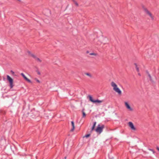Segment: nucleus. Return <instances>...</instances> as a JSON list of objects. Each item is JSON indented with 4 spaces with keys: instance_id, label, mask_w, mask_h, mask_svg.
Returning <instances> with one entry per match:
<instances>
[{
    "instance_id": "21",
    "label": "nucleus",
    "mask_w": 159,
    "mask_h": 159,
    "mask_svg": "<svg viewBox=\"0 0 159 159\" xmlns=\"http://www.w3.org/2000/svg\"><path fill=\"white\" fill-rule=\"evenodd\" d=\"M148 76L149 77V79H150V80L151 81V82L152 83H154V81L152 80V77L149 74H148Z\"/></svg>"
},
{
    "instance_id": "6",
    "label": "nucleus",
    "mask_w": 159,
    "mask_h": 159,
    "mask_svg": "<svg viewBox=\"0 0 159 159\" xmlns=\"http://www.w3.org/2000/svg\"><path fill=\"white\" fill-rule=\"evenodd\" d=\"M4 150L6 153L8 155H11L12 152H14V151L12 150L11 146L10 145L6 146Z\"/></svg>"
},
{
    "instance_id": "10",
    "label": "nucleus",
    "mask_w": 159,
    "mask_h": 159,
    "mask_svg": "<svg viewBox=\"0 0 159 159\" xmlns=\"http://www.w3.org/2000/svg\"><path fill=\"white\" fill-rule=\"evenodd\" d=\"M20 75L23 77V78H24V79L26 81H27L29 83H31V84H32V82L29 79H28L25 75L23 73H21L20 74Z\"/></svg>"
},
{
    "instance_id": "38",
    "label": "nucleus",
    "mask_w": 159,
    "mask_h": 159,
    "mask_svg": "<svg viewBox=\"0 0 159 159\" xmlns=\"http://www.w3.org/2000/svg\"><path fill=\"white\" fill-rule=\"evenodd\" d=\"M106 43H104V44H105Z\"/></svg>"
},
{
    "instance_id": "36",
    "label": "nucleus",
    "mask_w": 159,
    "mask_h": 159,
    "mask_svg": "<svg viewBox=\"0 0 159 159\" xmlns=\"http://www.w3.org/2000/svg\"><path fill=\"white\" fill-rule=\"evenodd\" d=\"M18 1H19V2H20V0H17Z\"/></svg>"
},
{
    "instance_id": "17",
    "label": "nucleus",
    "mask_w": 159,
    "mask_h": 159,
    "mask_svg": "<svg viewBox=\"0 0 159 159\" xmlns=\"http://www.w3.org/2000/svg\"><path fill=\"white\" fill-rule=\"evenodd\" d=\"M6 112L3 110H1L0 111V114L2 115H5L6 114Z\"/></svg>"
},
{
    "instance_id": "11",
    "label": "nucleus",
    "mask_w": 159,
    "mask_h": 159,
    "mask_svg": "<svg viewBox=\"0 0 159 159\" xmlns=\"http://www.w3.org/2000/svg\"><path fill=\"white\" fill-rule=\"evenodd\" d=\"M125 104L126 108L129 110L130 111H132L133 110V109L131 107L130 105L128 102H125Z\"/></svg>"
},
{
    "instance_id": "1",
    "label": "nucleus",
    "mask_w": 159,
    "mask_h": 159,
    "mask_svg": "<svg viewBox=\"0 0 159 159\" xmlns=\"http://www.w3.org/2000/svg\"><path fill=\"white\" fill-rule=\"evenodd\" d=\"M40 115L39 111L35 108H33L31 111L30 113V116L33 118H36Z\"/></svg>"
},
{
    "instance_id": "23",
    "label": "nucleus",
    "mask_w": 159,
    "mask_h": 159,
    "mask_svg": "<svg viewBox=\"0 0 159 159\" xmlns=\"http://www.w3.org/2000/svg\"><path fill=\"white\" fill-rule=\"evenodd\" d=\"M38 83H40V81L38 79L36 78H35L34 79Z\"/></svg>"
},
{
    "instance_id": "39",
    "label": "nucleus",
    "mask_w": 159,
    "mask_h": 159,
    "mask_svg": "<svg viewBox=\"0 0 159 159\" xmlns=\"http://www.w3.org/2000/svg\"><path fill=\"white\" fill-rule=\"evenodd\" d=\"M0 159H2V158Z\"/></svg>"
},
{
    "instance_id": "8",
    "label": "nucleus",
    "mask_w": 159,
    "mask_h": 159,
    "mask_svg": "<svg viewBox=\"0 0 159 159\" xmlns=\"http://www.w3.org/2000/svg\"><path fill=\"white\" fill-rule=\"evenodd\" d=\"M29 116H30V113L28 112H25L23 115L22 118L25 121H27L28 119V117Z\"/></svg>"
},
{
    "instance_id": "4",
    "label": "nucleus",
    "mask_w": 159,
    "mask_h": 159,
    "mask_svg": "<svg viewBox=\"0 0 159 159\" xmlns=\"http://www.w3.org/2000/svg\"><path fill=\"white\" fill-rule=\"evenodd\" d=\"M104 127L105 126L104 125H101L99 124L98 125L95 130L98 134H100L102 132Z\"/></svg>"
},
{
    "instance_id": "12",
    "label": "nucleus",
    "mask_w": 159,
    "mask_h": 159,
    "mask_svg": "<svg viewBox=\"0 0 159 159\" xmlns=\"http://www.w3.org/2000/svg\"><path fill=\"white\" fill-rule=\"evenodd\" d=\"M145 12L149 16L152 20L154 19L153 16H152V14L148 10V9H145Z\"/></svg>"
},
{
    "instance_id": "9",
    "label": "nucleus",
    "mask_w": 159,
    "mask_h": 159,
    "mask_svg": "<svg viewBox=\"0 0 159 159\" xmlns=\"http://www.w3.org/2000/svg\"><path fill=\"white\" fill-rule=\"evenodd\" d=\"M128 125L131 130H135L136 129V127L134 126L133 123L132 122H129L128 123Z\"/></svg>"
},
{
    "instance_id": "28",
    "label": "nucleus",
    "mask_w": 159,
    "mask_h": 159,
    "mask_svg": "<svg viewBox=\"0 0 159 159\" xmlns=\"http://www.w3.org/2000/svg\"><path fill=\"white\" fill-rule=\"evenodd\" d=\"M10 72L13 75H14L15 72L11 70Z\"/></svg>"
},
{
    "instance_id": "3",
    "label": "nucleus",
    "mask_w": 159,
    "mask_h": 159,
    "mask_svg": "<svg viewBox=\"0 0 159 159\" xmlns=\"http://www.w3.org/2000/svg\"><path fill=\"white\" fill-rule=\"evenodd\" d=\"M111 86L113 87V89L119 95L121 94V91L120 89L117 87V84L114 82H111Z\"/></svg>"
},
{
    "instance_id": "30",
    "label": "nucleus",
    "mask_w": 159,
    "mask_h": 159,
    "mask_svg": "<svg viewBox=\"0 0 159 159\" xmlns=\"http://www.w3.org/2000/svg\"><path fill=\"white\" fill-rule=\"evenodd\" d=\"M156 149L159 152V147L158 146H157L156 147Z\"/></svg>"
},
{
    "instance_id": "24",
    "label": "nucleus",
    "mask_w": 159,
    "mask_h": 159,
    "mask_svg": "<svg viewBox=\"0 0 159 159\" xmlns=\"http://www.w3.org/2000/svg\"><path fill=\"white\" fill-rule=\"evenodd\" d=\"M3 139H4L5 141H6L5 137L4 136H3L1 137V139H0V140H2Z\"/></svg>"
},
{
    "instance_id": "2",
    "label": "nucleus",
    "mask_w": 159,
    "mask_h": 159,
    "mask_svg": "<svg viewBox=\"0 0 159 159\" xmlns=\"http://www.w3.org/2000/svg\"><path fill=\"white\" fill-rule=\"evenodd\" d=\"M87 98L89 99V101L93 103H100L103 101V100H100L98 99H94L91 95H89L87 96Z\"/></svg>"
},
{
    "instance_id": "22",
    "label": "nucleus",
    "mask_w": 159,
    "mask_h": 159,
    "mask_svg": "<svg viewBox=\"0 0 159 159\" xmlns=\"http://www.w3.org/2000/svg\"><path fill=\"white\" fill-rule=\"evenodd\" d=\"M85 75H87L89 76L90 77H92V75L91 74H90L89 73H85Z\"/></svg>"
},
{
    "instance_id": "16",
    "label": "nucleus",
    "mask_w": 159,
    "mask_h": 159,
    "mask_svg": "<svg viewBox=\"0 0 159 159\" xmlns=\"http://www.w3.org/2000/svg\"><path fill=\"white\" fill-rule=\"evenodd\" d=\"M85 109L84 108H83L82 110V117H85L86 116V114L84 111Z\"/></svg>"
},
{
    "instance_id": "27",
    "label": "nucleus",
    "mask_w": 159,
    "mask_h": 159,
    "mask_svg": "<svg viewBox=\"0 0 159 159\" xmlns=\"http://www.w3.org/2000/svg\"><path fill=\"white\" fill-rule=\"evenodd\" d=\"M135 68H136V70L137 71V72H139V68L138 67V66H136L135 67Z\"/></svg>"
},
{
    "instance_id": "33",
    "label": "nucleus",
    "mask_w": 159,
    "mask_h": 159,
    "mask_svg": "<svg viewBox=\"0 0 159 159\" xmlns=\"http://www.w3.org/2000/svg\"><path fill=\"white\" fill-rule=\"evenodd\" d=\"M134 64L135 65V67H136V66H137V63H134Z\"/></svg>"
},
{
    "instance_id": "25",
    "label": "nucleus",
    "mask_w": 159,
    "mask_h": 159,
    "mask_svg": "<svg viewBox=\"0 0 159 159\" xmlns=\"http://www.w3.org/2000/svg\"><path fill=\"white\" fill-rule=\"evenodd\" d=\"M142 7L143 9V10L145 12V9H147L145 8L143 5H142Z\"/></svg>"
},
{
    "instance_id": "34",
    "label": "nucleus",
    "mask_w": 159,
    "mask_h": 159,
    "mask_svg": "<svg viewBox=\"0 0 159 159\" xmlns=\"http://www.w3.org/2000/svg\"><path fill=\"white\" fill-rule=\"evenodd\" d=\"M138 75H139V76H141V74L140 73H138Z\"/></svg>"
},
{
    "instance_id": "15",
    "label": "nucleus",
    "mask_w": 159,
    "mask_h": 159,
    "mask_svg": "<svg viewBox=\"0 0 159 159\" xmlns=\"http://www.w3.org/2000/svg\"><path fill=\"white\" fill-rule=\"evenodd\" d=\"M31 56L34 58L37 61H39L40 62H42V61L39 58L37 57L34 54H31Z\"/></svg>"
},
{
    "instance_id": "29",
    "label": "nucleus",
    "mask_w": 159,
    "mask_h": 159,
    "mask_svg": "<svg viewBox=\"0 0 159 159\" xmlns=\"http://www.w3.org/2000/svg\"><path fill=\"white\" fill-rule=\"evenodd\" d=\"M149 150H150V151H152L153 153H155V151L153 149H150Z\"/></svg>"
},
{
    "instance_id": "19",
    "label": "nucleus",
    "mask_w": 159,
    "mask_h": 159,
    "mask_svg": "<svg viewBox=\"0 0 159 159\" xmlns=\"http://www.w3.org/2000/svg\"><path fill=\"white\" fill-rule=\"evenodd\" d=\"M91 135L90 134H86L83 137V138L85 137L86 138H88Z\"/></svg>"
},
{
    "instance_id": "35",
    "label": "nucleus",
    "mask_w": 159,
    "mask_h": 159,
    "mask_svg": "<svg viewBox=\"0 0 159 159\" xmlns=\"http://www.w3.org/2000/svg\"><path fill=\"white\" fill-rule=\"evenodd\" d=\"M66 156H65V157H64V159H66Z\"/></svg>"
},
{
    "instance_id": "7",
    "label": "nucleus",
    "mask_w": 159,
    "mask_h": 159,
    "mask_svg": "<svg viewBox=\"0 0 159 159\" xmlns=\"http://www.w3.org/2000/svg\"><path fill=\"white\" fill-rule=\"evenodd\" d=\"M12 125L11 122L7 123L5 125V131H10Z\"/></svg>"
},
{
    "instance_id": "18",
    "label": "nucleus",
    "mask_w": 159,
    "mask_h": 159,
    "mask_svg": "<svg viewBox=\"0 0 159 159\" xmlns=\"http://www.w3.org/2000/svg\"><path fill=\"white\" fill-rule=\"evenodd\" d=\"M35 67L36 68V69H37V70H36V71L37 72L38 74L39 75H40L41 73H40V72L39 71V70L38 68L36 66H35Z\"/></svg>"
},
{
    "instance_id": "14",
    "label": "nucleus",
    "mask_w": 159,
    "mask_h": 159,
    "mask_svg": "<svg viewBox=\"0 0 159 159\" xmlns=\"http://www.w3.org/2000/svg\"><path fill=\"white\" fill-rule=\"evenodd\" d=\"M96 122H93V125L91 127V130L90 131V132H91L93 130H95V129H96L95 127H96Z\"/></svg>"
},
{
    "instance_id": "20",
    "label": "nucleus",
    "mask_w": 159,
    "mask_h": 159,
    "mask_svg": "<svg viewBox=\"0 0 159 159\" xmlns=\"http://www.w3.org/2000/svg\"><path fill=\"white\" fill-rule=\"evenodd\" d=\"M72 0L73 2L74 3V4H75V5H76V6L78 7L79 4H78V3H77V2L76 1H75V0Z\"/></svg>"
},
{
    "instance_id": "13",
    "label": "nucleus",
    "mask_w": 159,
    "mask_h": 159,
    "mask_svg": "<svg viewBox=\"0 0 159 159\" xmlns=\"http://www.w3.org/2000/svg\"><path fill=\"white\" fill-rule=\"evenodd\" d=\"M71 125L72 127V128L71 129V130H70V131L71 132H72L74 131V130L75 129V123H74V122L73 121H71Z\"/></svg>"
},
{
    "instance_id": "5",
    "label": "nucleus",
    "mask_w": 159,
    "mask_h": 159,
    "mask_svg": "<svg viewBox=\"0 0 159 159\" xmlns=\"http://www.w3.org/2000/svg\"><path fill=\"white\" fill-rule=\"evenodd\" d=\"M7 79L9 83V86L10 89L12 88L14 85L13 79L8 75H7Z\"/></svg>"
},
{
    "instance_id": "31",
    "label": "nucleus",
    "mask_w": 159,
    "mask_h": 159,
    "mask_svg": "<svg viewBox=\"0 0 159 159\" xmlns=\"http://www.w3.org/2000/svg\"><path fill=\"white\" fill-rule=\"evenodd\" d=\"M28 53L29 54H30L31 55V54H32L31 52H30L29 51H28Z\"/></svg>"
},
{
    "instance_id": "26",
    "label": "nucleus",
    "mask_w": 159,
    "mask_h": 159,
    "mask_svg": "<svg viewBox=\"0 0 159 159\" xmlns=\"http://www.w3.org/2000/svg\"><path fill=\"white\" fill-rule=\"evenodd\" d=\"M89 55H95L96 56L97 54L95 53H91L89 54Z\"/></svg>"
},
{
    "instance_id": "32",
    "label": "nucleus",
    "mask_w": 159,
    "mask_h": 159,
    "mask_svg": "<svg viewBox=\"0 0 159 159\" xmlns=\"http://www.w3.org/2000/svg\"><path fill=\"white\" fill-rule=\"evenodd\" d=\"M146 73H147L148 75V74H149V72H148V71L147 70H146Z\"/></svg>"
},
{
    "instance_id": "37",
    "label": "nucleus",
    "mask_w": 159,
    "mask_h": 159,
    "mask_svg": "<svg viewBox=\"0 0 159 159\" xmlns=\"http://www.w3.org/2000/svg\"><path fill=\"white\" fill-rule=\"evenodd\" d=\"M87 53H89V51H87Z\"/></svg>"
}]
</instances>
